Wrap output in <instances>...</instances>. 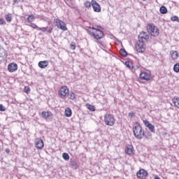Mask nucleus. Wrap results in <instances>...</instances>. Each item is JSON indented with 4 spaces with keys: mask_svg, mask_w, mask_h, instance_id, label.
Segmentation results:
<instances>
[{
    "mask_svg": "<svg viewBox=\"0 0 179 179\" xmlns=\"http://www.w3.org/2000/svg\"><path fill=\"white\" fill-rule=\"evenodd\" d=\"M138 38V41L136 44V51L138 52L143 54V52L146 51V48H145V42L143 41V40L148 41V40H149V35H148L146 32L143 31L140 32Z\"/></svg>",
    "mask_w": 179,
    "mask_h": 179,
    "instance_id": "nucleus-1",
    "label": "nucleus"
},
{
    "mask_svg": "<svg viewBox=\"0 0 179 179\" xmlns=\"http://www.w3.org/2000/svg\"><path fill=\"white\" fill-rule=\"evenodd\" d=\"M87 31L90 36V37H93V38H94V40L96 41V43L98 44L103 45V42L99 41L101 40V38H104V33H103L101 30L96 29L94 27H89Z\"/></svg>",
    "mask_w": 179,
    "mask_h": 179,
    "instance_id": "nucleus-2",
    "label": "nucleus"
},
{
    "mask_svg": "<svg viewBox=\"0 0 179 179\" xmlns=\"http://www.w3.org/2000/svg\"><path fill=\"white\" fill-rule=\"evenodd\" d=\"M133 132L136 139H143V136H145L146 138H148L149 136H150V134L148 136L145 134V131L142 129L141 124H139L138 122H135L133 126Z\"/></svg>",
    "mask_w": 179,
    "mask_h": 179,
    "instance_id": "nucleus-3",
    "label": "nucleus"
},
{
    "mask_svg": "<svg viewBox=\"0 0 179 179\" xmlns=\"http://www.w3.org/2000/svg\"><path fill=\"white\" fill-rule=\"evenodd\" d=\"M147 31L150 36H152V37H157L160 33L159 32V28L152 24H148Z\"/></svg>",
    "mask_w": 179,
    "mask_h": 179,
    "instance_id": "nucleus-4",
    "label": "nucleus"
},
{
    "mask_svg": "<svg viewBox=\"0 0 179 179\" xmlns=\"http://www.w3.org/2000/svg\"><path fill=\"white\" fill-rule=\"evenodd\" d=\"M104 121L106 125L109 127H113L114 124H115V119L114 118V115L111 114H106L104 115Z\"/></svg>",
    "mask_w": 179,
    "mask_h": 179,
    "instance_id": "nucleus-5",
    "label": "nucleus"
},
{
    "mask_svg": "<svg viewBox=\"0 0 179 179\" xmlns=\"http://www.w3.org/2000/svg\"><path fill=\"white\" fill-rule=\"evenodd\" d=\"M54 23H55V26H57L58 29H60L64 31H66V30H68V28L66 27V24H65V22H64L62 20L57 18L54 20Z\"/></svg>",
    "mask_w": 179,
    "mask_h": 179,
    "instance_id": "nucleus-6",
    "label": "nucleus"
},
{
    "mask_svg": "<svg viewBox=\"0 0 179 179\" xmlns=\"http://www.w3.org/2000/svg\"><path fill=\"white\" fill-rule=\"evenodd\" d=\"M69 92V90L68 89V87L63 86L60 87L58 94L61 97V99H65L68 96V93Z\"/></svg>",
    "mask_w": 179,
    "mask_h": 179,
    "instance_id": "nucleus-7",
    "label": "nucleus"
},
{
    "mask_svg": "<svg viewBox=\"0 0 179 179\" xmlns=\"http://www.w3.org/2000/svg\"><path fill=\"white\" fill-rule=\"evenodd\" d=\"M92 6L94 9V12H101V7L100 6V4L96 1V0H92Z\"/></svg>",
    "mask_w": 179,
    "mask_h": 179,
    "instance_id": "nucleus-8",
    "label": "nucleus"
},
{
    "mask_svg": "<svg viewBox=\"0 0 179 179\" xmlns=\"http://www.w3.org/2000/svg\"><path fill=\"white\" fill-rule=\"evenodd\" d=\"M147 176H148V171L145 169H140L136 173V176L138 177V178L146 179Z\"/></svg>",
    "mask_w": 179,
    "mask_h": 179,
    "instance_id": "nucleus-9",
    "label": "nucleus"
},
{
    "mask_svg": "<svg viewBox=\"0 0 179 179\" xmlns=\"http://www.w3.org/2000/svg\"><path fill=\"white\" fill-rule=\"evenodd\" d=\"M35 148L38 149H42L44 148V141L41 138H36L35 140Z\"/></svg>",
    "mask_w": 179,
    "mask_h": 179,
    "instance_id": "nucleus-10",
    "label": "nucleus"
},
{
    "mask_svg": "<svg viewBox=\"0 0 179 179\" xmlns=\"http://www.w3.org/2000/svg\"><path fill=\"white\" fill-rule=\"evenodd\" d=\"M17 69V64L15 62L10 63L8 66V71H9L11 73L16 72Z\"/></svg>",
    "mask_w": 179,
    "mask_h": 179,
    "instance_id": "nucleus-11",
    "label": "nucleus"
},
{
    "mask_svg": "<svg viewBox=\"0 0 179 179\" xmlns=\"http://www.w3.org/2000/svg\"><path fill=\"white\" fill-rule=\"evenodd\" d=\"M139 76L143 80H147L148 81V80H150V79H152V76H150V74H149L146 72L141 73Z\"/></svg>",
    "mask_w": 179,
    "mask_h": 179,
    "instance_id": "nucleus-12",
    "label": "nucleus"
},
{
    "mask_svg": "<svg viewBox=\"0 0 179 179\" xmlns=\"http://www.w3.org/2000/svg\"><path fill=\"white\" fill-rule=\"evenodd\" d=\"M143 122L145 127H147V128H148V129H150L151 132L155 134V126L152 124L150 122H149V121L148 120H143Z\"/></svg>",
    "mask_w": 179,
    "mask_h": 179,
    "instance_id": "nucleus-13",
    "label": "nucleus"
},
{
    "mask_svg": "<svg viewBox=\"0 0 179 179\" xmlns=\"http://www.w3.org/2000/svg\"><path fill=\"white\" fill-rule=\"evenodd\" d=\"M132 152H134V146H132L131 145H126L124 150V152L126 153V155H132Z\"/></svg>",
    "mask_w": 179,
    "mask_h": 179,
    "instance_id": "nucleus-14",
    "label": "nucleus"
},
{
    "mask_svg": "<svg viewBox=\"0 0 179 179\" xmlns=\"http://www.w3.org/2000/svg\"><path fill=\"white\" fill-rule=\"evenodd\" d=\"M48 64H49L48 61L44 60V61L39 62L38 65L39 68H41V69H44V68H47L48 66Z\"/></svg>",
    "mask_w": 179,
    "mask_h": 179,
    "instance_id": "nucleus-15",
    "label": "nucleus"
},
{
    "mask_svg": "<svg viewBox=\"0 0 179 179\" xmlns=\"http://www.w3.org/2000/svg\"><path fill=\"white\" fill-rule=\"evenodd\" d=\"M51 115H52V113L50 111H48V112L43 111L41 113V117H43V118H45V119L50 118V117H51Z\"/></svg>",
    "mask_w": 179,
    "mask_h": 179,
    "instance_id": "nucleus-16",
    "label": "nucleus"
},
{
    "mask_svg": "<svg viewBox=\"0 0 179 179\" xmlns=\"http://www.w3.org/2000/svg\"><path fill=\"white\" fill-rule=\"evenodd\" d=\"M1 53V58H8V52L3 48H1V46H0V54Z\"/></svg>",
    "mask_w": 179,
    "mask_h": 179,
    "instance_id": "nucleus-17",
    "label": "nucleus"
},
{
    "mask_svg": "<svg viewBox=\"0 0 179 179\" xmlns=\"http://www.w3.org/2000/svg\"><path fill=\"white\" fill-rule=\"evenodd\" d=\"M171 58L172 59H178L179 55H178V52L176 50H172L171 51Z\"/></svg>",
    "mask_w": 179,
    "mask_h": 179,
    "instance_id": "nucleus-18",
    "label": "nucleus"
},
{
    "mask_svg": "<svg viewBox=\"0 0 179 179\" xmlns=\"http://www.w3.org/2000/svg\"><path fill=\"white\" fill-rule=\"evenodd\" d=\"M172 102L174 104L175 107L179 108V97L175 96L172 99Z\"/></svg>",
    "mask_w": 179,
    "mask_h": 179,
    "instance_id": "nucleus-19",
    "label": "nucleus"
},
{
    "mask_svg": "<svg viewBox=\"0 0 179 179\" xmlns=\"http://www.w3.org/2000/svg\"><path fill=\"white\" fill-rule=\"evenodd\" d=\"M65 117H71L72 116V110L71 108H66L64 111Z\"/></svg>",
    "mask_w": 179,
    "mask_h": 179,
    "instance_id": "nucleus-20",
    "label": "nucleus"
},
{
    "mask_svg": "<svg viewBox=\"0 0 179 179\" xmlns=\"http://www.w3.org/2000/svg\"><path fill=\"white\" fill-rule=\"evenodd\" d=\"M70 167L74 169V170H78V164H76L72 159H70Z\"/></svg>",
    "mask_w": 179,
    "mask_h": 179,
    "instance_id": "nucleus-21",
    "label": "nucleus"
},
{
    "mask_svg": "<svg viewBox=\"0 0 179 179\" xmlns=\"http://www.w3.org/2000/svg\"><path fill=\"white\" fill-rule=\"evenodd\" d=\"M159 12L162 15H166L168 12L167 8L164 6H162L159 8Z\"/></svg>",
    "mask_w": 179,
    "mask_h": 179,
    "instance_id": "nucleus-22",
    "label": "nucleus"
},
{
    "mask_svg": "<svg viewBox=\"0 0 179 179\" xmlns=\"http://www.w3.org/2000/svg\"><path fill=\"white\" fill-rule=\"evenodd\" d=\"M70 100H75L76 99V94L73 92H69L67 96Z\"/></svg>",
    "mask_w": 179,
    "mask_h": 179,
    "instance_id": "nucleus-23",
    "label": "nucleus"
},
{
    "mask_svg": "<svg viewBox=\"0 0 179 179\" xmlns=\"http://www.w3.org/2000/svg\"><path fill=\"white\" fill-rule=\"evenodd\" d=\"M5 19L6 20V22H8V23H10V22H12V14L10 13H7L6 15H5Z\"/></svg>",
    "mask_w": 179,
    "mask_h": 179,
    "instance_id": "nucleus-24",
    "label": "nucleus"
},
{
    "mask_svg": "<svg viewBox=\"0 0 179 179\" xmlns=\"http://www.w3.org/2000/svg\"><path fill=\"white\" fill-rule=\"evenodd\" d=\"M120 54L122 55V57H128V52H127V50L124 48H121L120 50Z\"/></svg>",
    "mask_w": 179,
    "mask_h": 179,
    "instance_id": "nucleus-25",
    "label": "nucleus"
},
{
    "mask_svg": "<svg viewBox=\"0 0 179 179\" xmlns=\"http://www.w3.org/2000/svg\"><path fill=\"white\" fill-rule=\"evenodd\" d=\"M86 107L90 111H96V108L93 105H90L89 103L86 104Z\"/></svg>",
    "mask_w": 179,
    "mask_h": 179,
    "instance_id": "nucleus-26",
    "label": "nucleus"
},
{
    "mask_svg": "<svg viewBox=\"0 0 179 179\" xmlns=\"http://www.w3.org/2000/svg\"><path fill=\"white\" fill-rule=\"evenodd\" d=\"M173 71L176 73H179V64L178 63L174 64Z\"/></svg>",
    "mask_w": 179,
    "mask_h": 179,
    "instance_id": "nucleus-27",
    "label": "nucleus"
},
{
    "mask_svg": "<svg viewBox=\"0 0 179 179\" xmlns=\"http://www.w3.org/2000/svg\"><path fill=\"white\" fill-rule=\"evenodd\" d=\"M36 20V17L34 15H29L27 17V21L29 22V23H31V22H34Z\"/></svg>",
    "mask_w": 179,
    "mask_h": 179,
    "instance_id": "nucleus-28",
    "label": "nucleus"
},
{
    "mask_svg": "<svg viewBox=\"0 0 179 179\" xmlns=\"http://www.w3.org/2000/svg\"><path fill=\"white\" fill-rule=\"evenodd\" d=\"M62 157L64 160H66V162H68V160H69V155L66 152L63 153Z\"/></svg>",
    "mask_w": 179,
    "mask_h": 179,
    "instance_id": "nucleus-29",
    "label": "nucleus"
},
{
    "mask_svg": "<svg viewBox=\"0 0 179 179\" xmlns=\"http://www.w3.org/2000/svg\"><path fill=\"white\" fill-rule=\"evenodd\" d=\"M84 6H85V8H87V9H89L90 8H92V1H85L84 3Z\"/></svg>",
    "mask_w": 179,
    "mask_h": 179,
    "instance_id": "nucleus-30",
    "label": "nucleus"
},
{
    "mask_svg": "<svg viewBox=\"0 0 179 179\" xmlns=\"http://www.w3.org/2000/svg\"><path fill=\"white\" fill-rule=\"evenodd\" d=\"M125 65L127 68H129V69H132V62H130L129 61H127L125 62Z\"/></svg>",
    "mask_w": 179,
    "mask_h": 179,
    "instance_id": "nucleus-31",
    "label": "nucleus"
},
{
    "mask_svg": "<svg viewBox=\"0 0 179 179\" xmlns=\"http://www.w3.org/2000/svg\"><path fill=\"white\" fill-rule=\"evenodd\" d=\"M171 20H172V22H179V18L177 15H174V16L171 17Z\"/></svg>",
    "mask_w": 179,
    "mask_h": 179,
    "instance_id": "nucleus-32",
    "label": "nucleus"
},
{
    "mask_svg": "<svg viewBox=\"0 0 179 179\" xmlns=\"http://www.w3.org/2000/svg\"><path fill=\"white\" fill-rule=\"evenodd\" d=\"M70 48L71 50H76V43L75 42H71L70 45Z\"/></svg>",
    "mask_w": 179,
    "mask_h": 179,
    "instance_id": "nucleus-33",
    "label": "nucleus"
},
{
    "mask_svg": "<svg viewBox=\"0 0 179 179\" xmlns=\"http://www.w3.org/2000/svg\"><path fill=\"white\" fill-rule=\"evenodd\" d=\"M48 33H49L50 34H51V33H52V30H54V26L52 25L50 27H48Z\"/></svg>",
    "mask_w": 179,
    "mask_h": 179,
    "instance_id": "nucleus-34",
    "label": "nucleus"
},
{
    "mask_svg": "<svg viewBox=\"0 0 179 179\" xmlns=\"http://www.w3.org/2000/svg\"><path fill=\"white\" fill-rule=\"evenodd\" d=\"M47 29H48V27H42V28H38V30H41V31H43V33H45V31H47Z\"/></svg>",
    "mask_w": 179,
    "mask_h": 179,
    "instance_id": "nucleus-35",
    "label": "nucleus"
},
{
    "mask_svg": "<svg viewBox=\"0 0 179 179\" xmlns=\"http://www.w3.org/2000/svg\"><path fill=\"white\" fill-rule=\"evenodd\" d=\"M0 111H6V108L2 104H0Z\"/></svg>",
    "mask_w": 179,
    "mask_h": 179,
    "instance_id": "nucleus-36",
    "label": "nucleus"
},
{
    "mask_svg": "<svg viewBox=\"0 0 179 179\" xmlns=\"http://www.w3.org/2000/svg\"><path fill=\"white\" fill-rule=\"evenodd\" d=\"M65 2L69 6H71V5H72V0H65Z\"/></svg>",
    "mask_w": 179,
    "mask_h": 179,
    "instance_id": "nucleus-37",
    "label": "nucleus"
},
{
    "mask_svg": "<svg viewBox=\"0 0 179 179\" xmlns=\"http://www.w3.org/2000/svg\"><path fill=\"white\" fill-rule=\"evenodd\" d=\"M24 91L25 93H29L30 92V87H24Z\"/></svg>",
    "mask_w": 179,
    "mask_h": 179,
    "instance_id": "nucleus-38",
    "label": "nucleus"
},
{
    "mask_svg": "<svg viewBox=\"0 0 179 179\" xmlns=\"http://www.w3.org/2000/svg\"><path fill=\"white\" fill-rule=\"evenodd\" d=\"M31 27H32L33 29H37L38 30L39 27L37 26V24H31L30 25Z\"/></svg>",
    "mask_w": 179,
    "mask_h": 179,
    "instance_id": "nucleus-39",
    "label": "nucleus"
},
{
    "mask_svg": "<svg viewBox=\"0 0 179 179\" xmlns=\"http://www.w3.org/2000/svg\"><path fill=\"white\" fill-rule=\"evenodd\" d=\"M6 22H5V20L3 18H0V24H6Z\"/></svg>",
    "mask_w": 179,
    "mask_h": 179,
    "instance_id": "nucleus-40",
    "label": "nucleus"
},
{
    "mask_svg": "<svg viewBox=\"0 0 179 179\" xmlns=\"http://www.w3.org/2000/svg\"><path fill=\"white\" fill-rule=\"evenodd\" d=\"M128 115H129V118H132V117H134L135 115V113L131 112V113H129Z\"/></svg>",
    "mask_w": 179,
    "mask_h": 179,
    "instance_id": "nucleus-41",
    "label": "nucleus"
},
{
    "mask_svg": "<svg viewBox=\"0 0 179 179\" xmlns=\"http://www.w3.org/2000/svg\"><path fill=\"white\" fill-rule=\"evenodd\" d=\"M6 153H7V155H9L10 153V150L9 148L6 149L5 150Z\"/></svg>",
    "mask_w": 179,
    "mask_h": 179,
    "instance_id": "nucleus-42",
    "label": "nucleus"
},
{
    "mask_svg": "<svg viewBox=\"0 0 179 179\" xmlns=\"http://www.w3.org/2000/svg\"><path fill=\"white\" fill-rule=\"evenodd\" d=\"M14 3H19L20 2V0H13Z\"/></svg>",
    "mask_w": 179,
    "mask_h": 179,
    "instance_id": "nucleus-43",
    "label": "nucleus"
},
{
    "mask_svg": "<svg viewBox=\"0 0 179 179\" xmlns=\"http://www.w3.org/2000/svg\"><path fill=\"white\" fill-rule=\"evenodd\" d=\"M154 179H161L160 177H159V176L156 175L155 177H154Z\"/></svg>",
    "mask_w": 179,
    "mask_h": 179,
    "instance_id": "nucleus-44",
    "label": "nucleus"
},
{
    "mask_svg": "<svg viewBox=\"0 0 179 179\" xmlns=\"http://www.w3.org/2000/svg\"><path fill=\"white\" fill-rule=\"evenodd\" d=\"M99 29H101V26H99V27H97V28L99 29Z\"/></svg>",
    "mask_w": 179,
    "mask_h": 179,
    "instance_id": "nucleus-45",
    "label": "nucleus"
},
{
    "mask_svg": "<svg viewBox=\"0 0 179 179\" xmlns=\"http://www.w3.org/2000/svg\"><path fill=\"white\" fill-rule=\"evenodd\" d=\"M1 55H2V53L0 54V57H1Z\"/></svg>",
    "mask_w": 179,
    "mask_h": 179,
    "instance_id": "nucleus-46",
    "label": "nucleus"
},
{
    "mask_svg": "<svg viewBox=\"0 0 179 179\" xmlns=\"http://www.w3.org/2000/svg\"><path fill=\"white\" fill-rule=\"evenodd\" d=\"M143 1H146V0H143Z\"/></svg>",
    "mask_w": 179,
    "mask_h": 179,
    "instance_id": "nucleus-47",
    "label": "nucleus"
}]
</instances>
